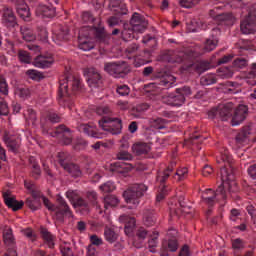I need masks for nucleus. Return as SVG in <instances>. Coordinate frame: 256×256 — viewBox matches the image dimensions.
Returning a JSON list of instances; mask_svg holds the SVG:
<instances>
[{"mask_svg":"<svg viewBox=\"0 0 256 256\" xmlns=\"http://www.w3.org/2000/svg\"><path fill=\"white\" fill-rule=\"evenodd\" d=\"M232 162V156L230 155L229 150L226 149L221 152L220 160H217V163L225 164V166L221 168L220 174L223 186L228 187V189L236 186L235 172H233Z\"/></svg>","mask_w":256,"mask_h":256,"instance_id":"f257e3e1","label":"nucleus"},{"mask_svg":"<svg viewBox=\"0 0 256 256\" xmlns=\"http://www.w3.org/2000/svg\"><path fill=\"white\" fill-rule=\"evenodd\" d=\"M250 134H251L250 128L241 130L238 133L237 137H235V141H237V143L239 144L248 143Z\"/></svg>","mask_w":256,"mask_h":256,"instance_id":"c9c22d12","label":"nucleus"},{"mask_svg":"<svg viewBox=\"0 0 256 256\" xmlns=\"http://www.w3.org/2000/svg\"><path fill=\"white\" fill-rule=\"evenodd\" d=\"M2 22L7 27H14L15 16H14L12 9H10V8L4 9L3 16H2Z\"/></svg>","mask_w":256,"mask_h":256,"instance_id":"bb28decb","label":"nucleus"},{"mask_svg":"<svg viewBox=\"0 0 256 256\" xmlns=\"http://www.w3.org/2000/svg\"><path fill=\"white\" fill-rule=\"evenodd\" d=\"M175 163H172L170 166L166 168V170L161 171L158 173V176H156V182H158L161 187H160V192L158 196H156V202H160L163 199H165V194H166V188H165V181L170 177L171 173L174 170Z\"/></svg>","mask_w":256,"mask_h":256,"instance_id":"6e6552de","label":"nucleus"},{"mask_svg":"<svg viewBox=\"0 0 256 256\" xmlns=\"http://www.w3.org/2000/svg\"><path fill=\"white\" fill-rule=\"evenodd\" d=\"M220 34L221 31L219 28H213V30H211L210 37L207 40H205L203 48L204 53H211L215 48H217L219 42L218 37L220 36Z\"/></svg>","mask_w":256,"mask_h":256,"instance_id":"4468645a","label":"nucleus"},{"mask_svg":"<svg viewBox=\"0 0 256 256\" xmlns=\"http://www.w3.org/2000/svg\"><path fill=\"white\" fill-rule=\"evenodd\" d=\"M116 158L117 160H122V161H131L133 159L132 154H130L128 151L126 150H120L117 154H116Z\"/></svg>","mask_w":256,"mask_h":256,"instance_id":"5fc2aeb1","label":"nucleus"},{"mask_svg":"<svg viewBox=\"0 0 256 256\" xmlns=\"http://www.w3.org/2000/svg\"><path fill=\"white\" fill-rule=\"evenodd\" d=\"M120 200L114 195H108L104 198V207L105 209L113 208L119 205Z\"/></svg>","mask_w":256,"mask_h":256,"instance_id":"58836bf2","label":"nucleus"},{"mask_svg":"<svg viewBox=\"0 0 256 256\" xmlns=\"http://www.w3.org/2000/svg\"><path fill=\"white\" fill-rule=\"evenodd\" d=\"M248 107L247 105L240 104L235 108L234 115L232 118V126H238L247 118Z\"/></svg>","mask_w":256,"mask_h":256,"instance_id":"dca6fc26","label":"nucleus"},{"mask_svg":"<svg viewBox=\"0 0 256 256\" xmlns=\"http://www.w3.org/2000/svg\"><path fill=\"white\" fill-rule=\"evenodd\" d=\"M147 235H148V231L145 228L141 227L137 230L136 232L137 240L134 241V246L137 249H140L142 247V243L146 239Z\"/></svg>","mask_w":256,"mask_h":256,"instance_id":"7c9ffc66","label":"nucleus"},{"mask_svg":"<svg viewBox=\"0 0 256 256\" xmlns=\"http://www.w3.org/2000/svg\"><path fill=\"white\" fill-rule=\"evenodd\" d=\"M95 112H96V114H98L100 116L111 115L113 113L111 111L110 107L107 105L99 106L98 108H96Z\"/></svg>","mask_w":256,"mask_h":256,"instance_id":"e2e57ef3","label":"nucleus"},{"mask_svg":"<svg viewBox=\"0 0 256 256\" xmlns=\"http://www.w3.org/2000/svg\"><path fill=\"white\" fill-rule=\"evenodd\" d=\"M246 83L250 86L256 85V62L251 64L250 72L246 74Z\"/></svg>","mask_w":256,"mask_h":256,"instance_id":"72a5a7b5","label":"nucleus"},{"mask_svg":"<svg viewBox=\"0 0 256 256\" xmlns=\"http://www.w3.org/2000/svg\"><path fill=\"white\" fill-rule=\"evenodd\" d=\"M144 224L147 226H153L156 224V216H154L153 212L144 213Z\"/></svg>","mask_w":256,"mask_h":256,"instance_id":"09e8293b","label":"nucleus"},{"mask_svg":"<svg viewBox=\"0 0 256 256\" xmlns=\"http://www.w3.org/2000/svg\"><path fill=\"white\" fill-rule=\"evenodd\" d=\"M200 54L196 53L193 48H188L184 52L179 53V57H183V60H187L189 58L198 57Z\"/></svg>","mask_w":256,"mask_h":256,"instance_id":"de8ad7c7","label":"nucleus"},{"mask_svg":"<svg viewBox=\"0 0 256 256\" xmlns=\"http://www.w3.org/2000/svg\"><path fill=\"white\" fill-rule=\"evenodd\" d=\"M176 83V78L174 75H166L162 77L158 82H155L153 84H150L153 88L156 87V85L160 86L161 89H169L172 88L173 84Z\"/></svg>","mask_w":256,"mask_h":256,"instance_id":"aec40b11","label":"nucleus"},{"mask_svg":"<svg viewBox=\"0 0 256 256\" xmlns=\"http://www.w3.org/2000/svg\"><path fill=\"white\" fill-rule=\"evenodd\" d=\"M68 37V28L59 27L53 31L52 40L57 45H61V42L66 41Z\"/></svg>","mask_w":256,"mask_h":256,"instance_id":"4be33fe9","label":"nucleus"},{"mask_svg":"<svg viewBox=\"0 0 256 256\" xmlns=\"http://www.w3.org/2000/svg\"><path fill=\"white\" fill-rule=\"evenodd\" d=\"M240 31L244 35H251L256 33V11L248 13L246 18L241 21Z\"/></svg>","mask_w":256,"mask_h":256,"instance_id":"1a4fd4ad","label":"nucleus"},{"mask_svg":"<svg viewBox=\"0 0 256 256\" xmlns=\"http://www.w3.org/2000/svg\"><path fill=\"white\" fill-rule=\"evenodd\" d=\"M65 171H67L71 176L78 178L81 176V170L78 165L68 163L62 166Z\"/></svg>","mask_w":256,"mask_h":256,"instance_id":"f704fd0d","label":"nucleus"},{"mask_svg":"<svg viewBox=\"0 0 256 256\" xmlns=\"http://www.w3.org/2000/svg\"><path fill=\"white\" fill-rule=\"evenodd\" d=\"M244 245H245V243L241 238H237V239L232 240V248L235 251H239V250L244 249Z\"/></svg>","mask_w":256,"mask_h":256,"instance_id":"0e129e2a","label":"nucleus"},{"mask_svg":"<svg viewBox=\"0 0 256 256\" xmlns=\"http://www.w3.org/2000/svg\"><path fill=\"white\" fill-rule=\"evenodd\" d=\"M99 126L112 135H118L122 131V121L119 118H102L99 121Z\"/></svg>","mask_w":256,"mask_h":256,"instance_id":"0eeeda50","label":"nucleus"},{"mask_svg":"<svg viewBox=\"0 0 256 256\" xmlns=\"http://www.w3.org/2000/svg\"><path fill=\"white\" fill-rule=\"evenodd\" d=\"M79 129L81 132L85 133L89 137L101 139V136L98 134L97 127L95 125L81 124L79 126Z\"/></svg>","mask_w":256,"mask_h":256,"instance_id":"a878e982","label":"nucleus"},{"mask_svg":"<svg viewBox=\"0 0 256 256\" xmlns=\"http://www.w3.org/2000/svg\"><path fill=\"white\" fill-rule=\"evenodd\" d=\"M248 66V60L244 58H238L233 61V67L243 69Z\"/></svg>","mask_w":256,"mask_h":256,"instance_id":"680f3d73","label":"nucleus"},{"mask_svg":"<svg viewBox=\"0 0 256 256\" xmlns=\"http://www.w3.org/2000/svg\"><path fill=\"white\" fill-rule=\"evenodd\" d=\"M26 205L28 208H30L32 211H36L39 208H41V202H39L38 199H32V198H27L26 199Z\"/></svg>","mask_w":256,"mask_h":256,"instance_id":"49530a36","label":"nucleus"},{"mask_svg":"<svg viewBox=\"0 0 256 256\" xmlns=\"http://www.w3.org/2000/svg\"><path fill=\"white\" fill-rule=\"evenodd\" d=\"M209 14L215 21L225 22L226 25H232L235 22V17L232 13H220V7L211 9Z\"/></svg>","mask_w":256,"mask_h":256,"instance_id":"ddd939ff","label":"nucleus"},{"mask_svg":"<svg viewBox=\"0 0 256 256\" xmlns=\"http://www.w3.org/2000/svg\"><path fill=\"white\" fill-rule=\"evenodd\" d=\"M116 189L114 182L107 181L103 185L100 186V190L104 193L113 192Z\"/></svg>","mask_w":256,"mask_h":256,"instance_id":"13d9d810","label":"nucleus"},{"mask_svg":"<svg viewBox=\"0 0 256 256\" xmlns=\"http://www.w3.org/2000/svg\"><path fill=\"white\" fill-rule=\"evenodd\" d=\"M151 55H152L151 50H148V49L144 50L140 56H136L135 62L140 61V63L135 64V67H140L142 65H146L147 63H150V60L148 59H150Z\"/></svg>","mask_w":256,"mask_h":256,"instance_id":"2f4dec72","label":"nucleus"},{"mask_svg":"<svg viewBox=\"0 0 256 256\" xmlns=\"http://www.w3.org/2000/svg\"><path fill=\"white\" fill-rule=\"evenodd\" d=\"M69 156L65 152H59L58 153V162L61 164V166H64L68 164Z\"/></svg>","mask_w":256,"mask_h":256,"instance_id":"774afa93","label":"nucleus"},{"mask_svg":"<svg viewBox=\"0 0 256 256\" xmlns=\"http://www.w3.org/2000/svg\"><path fill=\"white\" fill-rule=\"evenodd\" d=\"M158 236H159L158 233H153L152 238L149 239L148 241V246H149L150 252L152 253H156V247L158 245Z\"/></svg>","mask_w":256,"mask_h":256,"instance_id":"8fccbe9b","label":"nucleus"},{"mask_svg":"<svg viewBox=\"0 0 256 256\" xmlns=\"http://www.w3.org/2000/svg\"><path fill=\"white\" fill-rule=\"evenodd\" d=\"M176 93L178 95H182L184 98L188 97L191 95V90H190V87L189 86H184L182 88H178L176 90Z\"/></svg>","mask_w":256,"mask_h":256,"instance_id":"338daca9","label":"nucleus"},{"mask_svg":"<svg viewBox=\"0 0 256 256\" xmlns=\"http://www.w3.org/2000/svg\"><path fill=\"white\" fill-rule=\"evenodd\" d=\"M10 109L8 108L7 102L0 96V115L8 116Z\"/></svg>","mask_w":256,"mask_h":256,"instance_id":"4d7b16f0","label":"nucleus"},{"mask_svg":"<svg viewBox=\"0 0 256 256\" xmlns=\"http://www.w3.org/2000/svg\"><path fill=\"white\" fill-rule=\"evenodd\" d=\"M217 83V79L214 74H207L201 78V84L203 86H210Z\"/></svg>","mask_w":256,"mask_h":256,"instance_id":"c03bdc74","label":"nucleus"},{"mask_svg":"<svg viewBox=\"0 0 256 256\" xmlns=\"http://www.w3.org/2000/svg\"><path fill=\"white\" fill-rule=\"evenodd\" d=\"M134 29L130 28L128 24L124 25V29L122 31V39L125 42L132 41L134 38Z\"/></svg>","mask_w":256,"mask_h":256,"instance_id":"ea45409f","label":"nucleus"},{"mask_svg":"<svg viewBox=\"0 0 256 256\" xmlns=\"http://www.w3.org/2000/svg\"><path fill=\"white\" fill-rule=\"evenodd\" d=\"M4 244L8 246V250H15V238L13 236V230L10 227H6L3 231Z\"/></svg>","mask_w":256,"mask_h":256,"instance_id":"b1692460","label":"nucleus"},{"mask_svg":"<svg viewBox=\"0 0 256 256\" xmlns=\"http://www.w3.org/2000/svg\"><path fill=\"white\" fill-rule=\"evenodd\" d=\"M40 233L42 234V237L46 241V243L48 244L49 248L50 249L54 248L55 236H53L46 228H42L40 230Z\"/></svg>","mask_w":256,"mask_h":256,"instance_id":"e433bc0d","label":"nucleus"},{"mask_svg":"<svg viewBox=\"0 0 256 256\" xmlns=\"http://www.w3.org/2000/svg\"><path fill=\"white\" fill-rule=\"evenodd\" d=\"M104 70L106 73L116 78L125 77L128 73H130L129 65L124 61L107 63L104 65Z\"/></svg>","mask_w":256,"mask_h":256,"instance_id":"423d86ee","label":"nucleus"},{"mask_svg":"<svg viewBox=\"0 0 256 256\" xmlns=\"http://www.w3.org/2000/svg\"><path fill=\"white\" fill-rule=\"evenodd\" d=\"M130 25L136 33H144L148 27V22L139 13H134L130 19Z\"/></svg>","mask_w":256,"mask_h":256,"instance_id":"9b49d317","label":"nucleus"},{"mask_svg":"<svg viewBox=\"0 0 256 256\" xmlns=\"http://www.w3.org/2000/svg\"><path fill=\"white\" fill-rule=\"evenodd\" d=\"M147 189L148 187L144 184L130 186L128 190L123 193L126 204L132 205L131 208L138 207L140 203L139 199L145 195Z\"/></svg>","mask_w":256,"mask_h":256,"instance_id":"7ed1b4c3","label":"nucleus"},{"mask_svg":"<svg viewBox=\"0 0 256 256\" xmlns=\"http://www.w3.org/2000/svg\"><path fill=\"white\" fill-rule=\"evenodd\" d=\"M55 63V59L53 54H43L37 56L36 59L33 61V66L40 68V69H47L53 66Z\"/></svg>","mask_w":256,"mask_h":256,"instance_id":"2eb2a0df","label":"nucleus"},{"mask_svg":"<svg viewBox=\"0 0 256 256\" xmlns=\"http://www.w3.org/2000/svg\"><path fill=\"white\" fill-rule=\"evenodd\" d=\"M26 75L28 76V78L32 79L33 81H41L44 78V74L39 72L36 69H29L26 72Z\"/></svg>","mask_w":256,"mask_h":256,"instance_id":"79ce46f5","label":"nucleus"},{"mask_svg":"<svg viewBox=\"0 0 256 256\" xmlns=\"http://www.w3.org/2000/svg\"><path fill=\"white\" fill-rule=\"evenodd\" d=\"M62 256H73V252L71 249V243L63 242L60 246Z\"/></svg>","mask_w":256,"mask_h":256,"instance_id":"3c124183","label":"nucleus"},{"mask_svg":"<svg viewBox=\"0 0 256 256\" xmlns=\"http://www.w3.org/2000/svg\"><path fill=\"white\" fill-rule=\"evenodd\" d=\"M132 170H133L132 164H128V163L116 162V163L111 164V166H110V171L113 174H121L124 177H126L127 174H129V172Z\"/></svg>","mask_w":256,"mask_h":256,"instance_id":"f3484780","label":"nucleus"},{"mask_svg":"<svg viewBox=\"0 0 256 256\" xmlns=\"http://www.w3.org/2000/svg\"><path fill=\"white\" fill-rule=\"evenodd\" d=\"M69 88L73 91H80L83 84L78 77L70 76L68 78L59 80L58 96L63 98L69 95Z\"/></svg>","mask_w":256,"mask_h":256,"instance_id":"20e7f679","label":"nucleus"},{"mask_svg":"<svg viewBox=\"0 0 256 256\" xmlns=\"http://www.w3.org/2000/svg\"><path fill=\"white\" fill-rule=\"evenodd\" d=\"M95 48V43L90 38L79 37V49L83 52H90Z\"/></svg>","mask_w":256,"mask_h":256,"instance_id":"c756f323","label":"nucleus"},{"mask_svg":"<svg viewBox=\"0 0 256 256\" xmlns=\"http://www.w3.org/2000/svg\"><path fill=\"white\" fill-rule=\"evenodd\" d=\"M37 15L44 18H52L56 15V9L53 6L39 5Z\"/></svg>","mask_w":256,"mask_h":256,"instance_id":"5701e85b","label":"nucleus"},{"mask_svg":"<svg viewBox=\"0 0 256 256\" xmlns=\"http://www.w3.org/2000/svg\"><path fill=\"white\" fill-rule=\"evenodd\" d=\"M16 12H18L19 17L24 21L29 20L31 17L29 6H27L24 0H18L16 2Z\"/></svg>","mask_w":256,"mask_h":256,"instance_id":"a211bd4d","label":"nucleus"},{"mask_svg":"<svg viewBox=\"0 0 256 256\" xmlns=\"http://www.w3.org/2000/svg\"><path fill=\"white\" fill-rule=\"evenodd\" d=\"M104 238L108 243L113 244L119 238V235H117L113 229L106 227L104 230Z\"/></svg>","mask_w":256,"mask_h":256,"instance_id":"4c0bfd02","label":"nucleus"},{"mask_svg":"<svg viewBox=\"0 0 256 256\" xmlns=\"http://www.w3.org/2000/svg\"><path fill=\"white\" fill-rule=\"evenodd\" d=\"M4 143H6L8 149L12 151L13 153H16L18 149L20 148V139L13 140L8 133L4 135Z\"/></svg>","mask_w":256,"mask_h":256,"instance_id":"cd10ccee","label":"nucleus"},{"mask_svg":"<svg viewBox=\"0 0 256 256\" xmlns=\"http://www.w3.org/2000/svg\"><path fill=\"white\" fill-rule=\"evenodd\" d=\"M200 0H180V6L190 9L199 4Z\"/></svg>","mask_w":256,"mask_h":256,"instance_id":"bf43d9fd","label":"nucleus"},{"mask_svg":"<svg viewBox=\"0 0 256 256\" xmlns=\"http://www.w3.org/2000/svg\"><path fill=\"white\" fill-rule=\"evenodd\" d=\"M151 151V146L147 143L138 142L135 145L132 146V152L136 154L137 156H140L142 154H148Z\"/></svg>","mask_w":256,"mask_h":256,"instance_id":"c85d7f7f","label":"nucleus"},{"mask_svg":"<svg viewBox=\"0 0 256 256\" xmlns=\"http://www.w3.org/2000/svg\"><path fill=\"white\" fill-rule=\"evenodd\" d=\"M20 32H21L22 38L26 42H33L36 40V35L33 34V31L31 28H29L27 26H22V27H20Z\"/></svg>","mask_w":256,"mask_h":256,"instance_id":"473e14b6","label":"nucleus"},{"mask_svg":"<svg viewBox=\"0 0 256 256\" xmlns=\"http://www.w3.org/2000/svg\"><path fill=\"white\" fill-rule=\"evenodd\" d=\"M52 138L61 139L64 145H69L72 143V133L65 125H59L55 131L50 133Z\"/></svg>","mask_w":256,"mask_h":256,"instance_id":"9d476101","label":"nucleus"},{"mask_svg":"<svg viewBox=\"0 0 256 256\" xmlns=\"http://www.w3.org/2000/svg\"><path fill=\"white\" fill-rule=\"evenodd\" d=\"M210 64L205 61L196 62L195 64L191 65L192 69H194L197 73H205L209 70Z\"/></svg>","mask_w":256,"mask_h":256,"instance_id":"a19ab883","label":"nucleus"},{"mask_svg":"<svg viewBox=\"0 0 256 256\" xmlns=\"http://www.w3.org/2000/svg\"><path fill=\"white\" fill-rule=\"evenodd\" d=\"M237 188V184L235 186H232L231 189L229 187H225L224 183L217 188V191H213L212 189H207L202 192V200L205 205H208L209 207H212L215 205L220 199H226V191L228 192H235Z\"/></svg>","mask_w":256,"mask_h":256,"instance_id":"f03ea898","label":"nucleus"},{"mask_svg":"<svg viewBox=\"0 0 256 256\" xmlns=\"http://www.w3.org/2000/svg\"><path fill=\"white\" fill-rule=\"evenodd\" d=\"M188 176V169L182 168L180 170H177L176 173H174V179L177 181H182L183 179H186Z\"/></svg>","mask_w":256,"mask_h":256,"instance_id":"6e6d98bb","label":"nucleus"},{"mask_svg":"<svg viewBox=\"0 0 256 256\" xmlns=\"http://www.w3.org/2000/svg\"><path fill=\"white\" fill-rule=\"evenodd\" d=\"M19 61L25 64L31 63V55L25 50H19L18 53Z\"/></svg>","mask_w":256,"mask_h":256,"instance_id":"603ef678","label":"nucleus"},{"mask_svg":"<svg viewBox=\"0 0 256 256\" xmlns=\"http://www.w3.org/2000/svg\"><path fill=\"white\" fill-rule=\"evenodd\" d=\"M0 93L4 96L8 95V84L3 75L0 74Z\"/></svg>","mask_w":256,"mask_h":256,"instance_id":"052dcab7","label":"nucleus"},{"mask_svg":"<svg viewBox=\"0 0 256 256\" xmlns=\"http://www.w3.org/2000/svg\"><path fill=\"white\" fill-rule=\"evenodd\" d=\"M119 220H120V222L125 224V227H124L125 235H132L133 230L136 225L135 218L127 216V215H122L119 217Z\"/></svg>","mask_w":256,"mask_h":256,"instance_id":"6ab92c4d","label":"nucleus"},{"mask_svg":"<svg viewBox=\"0 0 256 256\" xmlns=\"http://www.w3.org/2000/svg\"><path fill=\"white\" fill-rule=\"evenodd\" d=\"M25 118L28 123L35 124L37 121V114L35 110L27 109L25 113Z\"/></svg>","mask_w":256,"mask_h":256,"instance_id":"864d4df0","label":"nucleus"},{"mask_svg":"<svg viewBox=\"0 0 256 256\" xmlns=\"http://www.w3.org/2000/svg\"><path fill=\"white\" fill-rule=\"evenodd\" d=\"M4 203L8 206V208L13 209V211H18L24 205L23 201H17L14 197H10L8 192L3 193Z\"/></svg>","mask_w":256,"mask_h":256,"instance_id":"412c9836","label":"nucleus"},{"mask_svg":"<svg viewBox=\"0 0 256 256\" xmlns=\"http://www.w3.org/2000/svg\"><path fill=\"white\" fill-rule=\"evenodd\" d=\"M43 204L46 208L49 209V211L56 212V217L58 220H62L63 215H66L68 217H73L71 208L68 206L67 202L60 198L58 199L59 206L58 208L54 206L47 197L43 196Z\"/></svg>","mask_w":256,"mask_h":256,"instance_id":"39448f33","label":"nucleus"},{"mask_svg":"<svg viewBox=\"0 0 256 256\" xmlns=\"http://www.w3.org/2000/svg\"><path fill=\"white\" fill-rule=\"evenodd\" d=\"M150 124L152 125L153 128L162 130V129H165L166 120L162 118H156V119L150 120Z\"/></svg>","mask_w":256,"mask_h":256,"instance_id":"a18cd8bd","label":"nucleus"},{"mask_svg":"<svg viewBox=\"0 0 256 256\" xmlns=\"http://www.w3.org/2000/svg\"><path fill=\"white\" fill-rule=\"evenodd\" d=\"M219 115L222 121H227L231 117V112L226 107H223L219 110Z\"/></svg>","mask_w":256,"mask_h":256,"instance_id":"69168bd1","label":"nucleus"},{"mask_svg":"<svg viewBox=\"0 0 256 256\" xmlns=\"http://www.w3.org/2000/svg\"><path fill=\"white\" fill-rule=\"evenodd\" d=\"M166 103L173 107H181L185 103V97L182 94H170L166 98Z\"/></svg>","mask_w":256,"mask_h":256,"instance_id":"393cba45","label":"nucleus"},{"mask_svg":"<svg viewBox=\"0 0 256 256\" xmlns=\"http://www.w3.org/2000/svg\"><path fill=\"white\" fill-rule=\"evenodd\" d=\"M89 88H101L103 80L101 74L95 68H89L86 73Z\"/></svg>","mask_w":256,"mask_h":256,"instance_id":"f8f14e48","label":"nucleus"},{"mask_svg":"<svg viewBox=\"0 0 256 256\" xmlns=\"http://www.w3.org/2000/svg\"><path fill=\"white\" fill-rule=\"evenodd\" d=\"M166 249L167 251L170 252H176L178 250V243L175 239L168 240V242H164L162 244V251Z\"/></svg>","mask_w":256,"mask_h":256,"instance_id":"37998d69","label":"nucleus"}]
</instances>
